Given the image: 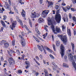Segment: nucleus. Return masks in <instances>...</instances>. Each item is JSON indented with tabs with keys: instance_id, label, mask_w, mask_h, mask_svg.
<instances>
[{
	"instance_id": "0e129e2a",
	"label": "nucleus",
	"mask_w": 76,
	"mask_h": 76,
	"mask_svg": "<svg viewBox=\"0 0 76 76\" xmlns=\"http://www.w3.org/2000/svg\"><path fill=\"white\" fill-rule=\"evenodd\" d=\"M52 64H53V65H54V66H55L56 65V64L54 62H52Z\"/></svg>"
},
{
	"instance_id": "c85d7f7f",
	"label": "nucleus",
	"mask_w": 76,
	"mask_h": 76,
	"mask_svg": "<svg viewBox=\"0 0 76 76\" xmlns=\"http://www.w3.org/2000/svg\"><path fill=\"white\" fill-rule=\"evenodd\" d=\"M72 19L73 20H74V22H76V17H73L72 18Z\"/></svg>"
},
{
	"instance_id": "7ed1b4c3",
	"label": "nucleus",
	"mask_w": 76,
	"mask_h": 76,
	"mask_svg": "<svg viewBox=\"0 0 76 76\" xmlns=\"http://www.w3.org/2000/svg\"><path fill=\"white\" fill-rule=\"evenodd\" d=\"M58 37L61 38V40L63 41L64 44L66 43L67 42V39L66 36H63L62 35H58Z\"/></svg>"
},
{
	"instance_id": "72a5a7b5",
	"label": "nucleus",
	"mask_w": 76,
	"mask_h": 76,
	"mask_svg": "<svg viewBox=\"0 0 76 76\" xmlns=\"http://www.w3.org/2000/svg\"><path fill=\"white\" fill-rule=\"evenodd\" d=\"M49 56H50V57L51 58H52V59H54V57L52 55L50 54L49 55Z\"/></svg>"
},
{
	"instance_id": "3c124183",
	"label": "nucleus",
	"mask_w": 76,
	"mask_h": 76,
	"mask_svg": "<svg viewBox=\"0 0 76 76\" xmlns=\"http://www.w3.org/2000/svg\"><path fill=\"white\" fill-rule=\"evenodd\" d=\"M3 30V28L1 27V30L0 31V32H2Z\"/></svg>"
},
{
	"instance_id": "052dcab7",
	"label": "nucleus",
	"mask_w": 76,
	"mask_h": 76,
	"mask_svg": "<svg viewBox=\"0 0 76 76\" xmlns=\"http://www.w3.org/2000/svg\"><path fill=\"white\" fill-rule=\"evenodd\" d=\"M39 57L41 58H42V55H40L39 56Z\"/></svg>"
},
{
	"instance_id": "603ef678",
	"label": "nucleus",
	"mask_w": 76,
	"mask_h": 76,
	"mask_svg": "<svg viewBox=\"0 0 76 76\" xmlns=\"http://www.w3.org/2000/svg\"><path fill=\"white\" fill-rule=\"evenodd\" d=\"M39 39H40V40H41V41H44L43 39H42V38H41L40 37L39 38Z\"/></svg>"
},
{
	"instance_id": "09e8293b",
	"label": "nucleus",
	"mask_w": 76,
	"mask_h": 76,
	"mask_svg": "<svg viewBox=\"0 0 76 76\" xmlns=\"http://www.w3.org/2000/svg\"><path fill=\"white\" fill-rule=\"evenodd\" d=\"M18 2L20 3H21V4H22V0H19Z\"/></svg>"
},
{
	"instance_id": "a211bd4d",
	"label": "nucleus",
	"mask_w": 76,
	"mask_h": 76,
	"mask_svg": "<svg viewBox=\"0 0 76 76\" xmlns=\"http://www.w3.org/2000/svg\"><path fill=\"white\" fill-rule=\"evenodd\" d=\"M17 19H18V22H19L21 24V26H22V27L23 28V24H22V20H21L19 18H17Z\"/></svg>"
},
{
	"instance_id": "b1692460",
	"label": "nucleus",
	"mask_w": 76,
	"mask_h": 76,
	"mask_svg": "<svg viewBox=\"0 0 76 76\" xmlns=\"http://www.w3.org/2000/svg\"><path fill=\"white\" fill-rule=\"evenodd\" d=\"M62 28L63 31H65V30L66 29V26H64L63 25L62 26Z\"/></svg>"
},
{
	"instance_id": "bb28decb",
	"label": "nucleus",
	"mask_w": 76,
	"mask_h": 76,
	"mask_svg": "<svg viewBox=\"0 0 76 76\" xmlns=\"http://www.w3.org/2000/svg\"><path fill=\"white\" fill-rule=\"evenodd\" d=\"M1 24H2L3 26H4V27H6V25H5L3 21H1Z\"/></svg>"
},
{
	"instance_id": "2f4dec72",
	"label": "nucleus",
	"mask_w": 76,
	"mask_h": 76,
	"mask_svg": "<svg viewBox=\"0 0 76 76\" xmlns=\"http://www.w3.org/2000/svg\"><path fill=\"white\" fill-rule=\"evenodd\" d=\"M16 52L17 54H18V55H20V53L19 52V50H17Z\"/></svg>"
},
{
	"instance_id": "de8ad7c7",
	"label": "nucleus",
	"mask_w": 76,
	"mask_h": 76,
	"mask_svg": "<svg viewBox=\"0 0 76 76\" xmlns=\"http://www.w3.org/2000/svg\"><path fill=\"white\" fill-rule=\"evenodd\" d=\"M69 16L70 19H71V18H72V15H71V14L70 13L69 14Z\"/></svg>"
},
{
	"instance_id": "a878e982",
	"label": "nucleus",
	"mask_w": 76,
	"mask_h": 76,
	"mask_svg": "<svg viewBox=\"0 0 76 76\" xmlns=\"http://www.w3.org/2000/svg\"><path fill=\"white\" fill-rule=\"evenodd\" d=\"M26 64L27 66H30V63L28 61H26Z\"/></svg>"
},
{
	"instance_id": "e433bc0d",
	"label": "nucleus",
	"mask_w": 76,
	"mask_h": 76,
	"mask_svg": "<svg viewBox=\"0 0 76 76\" xmlns=\"http://www.w3.org/2000/svg\"><path fill=\"white\" fill-rule=\"evenodd\" d=\"M56 46H55V45H53V48L54 51H56Z\"/></svg>"
},
{
	"instance_id": "58836bf2",
	"label": "nucleus",
	"mask_w": 76,
	"mask_h": 76,
	"mask_svg": "<svg viewBox=\"0 0 76 76\" xmlns=\"http://www.w3.org/2000/svg\"><path fill=\"white\" fill-rule=\"evenodd\" d=\"M15 43V40H13L12 42V45H14Z\"/></svg>"
},
{
	"instance_id": "ddd939ff",
	"label": "nucleus",
	"mask_w": 76,
	"mask_h": 76,
	"mask_svg": "<svg viewBox=\"0 0 76 76\" xmlns=\"http://www.w3.org/2000/svg\"><path fill=\"white\" fill-rule=\"evenodd\" d=\"M5 5H6V6H5V8L6 9H9V10H10L11 9V8H10V7L9 6V4L7 3V2H5Z\"/></svg>"
},
{
	"instance_id": "5701e85b",
	"label": "nucleus",
	"mask_w": 76,
	"mask_h": 76,
	"mask_svg": "<svg viewBox=\"0 0 76 76\" xmlns=\"http://www.w3.org/2000/svg\"><path fill=\"white\" fill-rule=\"evenodd\" d=\"M33 37L34 38V39H35L36 40V41L38 42H39V40H38V39H37V37H36L35 36H33Z\"/></svg>"
},
{
	"instance_id": "bf43d9fd",
	"label": "nucleus",
	"mask_w": 76,
	"mask_h": 76,
	"mask_svg": "<svg viewBox=\"0 0 76 76\" xmlns=\"http://www.w3.org/2000/svg\"><path fill=\"white\" fill-rule=\"evenodd\" d=\"M64 58L65 60H66V59L67 58V56H64Z\"/></svg>"
},
{
	"instance_id": "423d86ee",
	"label": "nucleus",
	"mask_w": 76,
	"mask_h": 76,
	"mask_svg": "<svg viewBox=\"0 0 76 76\" xmlns=\"http://www.w3.org/2000/svg\"><path fill=\"white\" fill-rule=\"evenodd\" d=\"M61 51L60 53L61 56V57H63V56H64V46L62 44L61 45Z\"/></svg>"
},
{
	"instance_id": "7c9ffc66",
	"label": "nucleus",
	"mask_w": 76,
	"mask_h": 76,
	"mask_svg": "<svg viewBox=\"0 0 76 76\" xmlns=\"http://www.w3.org/2000/svg\"><path fill=\"white\" fill-rule=\"evenodd\" d=\"M34 73H35V75H36V76H38V75H39V73H38V72H36V71H33V73H34Z\"/></svg>"
},
{
	"instance_id": "0eeeda50",
	"label": "nucleus",
	"mask_w": 76,
	"mask_h": 76,
	"mask_svg": "<svg viewBox=\"0 0 76 76\" xmlns=\"http://www.w3.org/2000/svg\"><path fill=\"white\" fill-rule=\"evenodd\" d=\"M49 11L48 10H45L43 11L42 14V16L43 18H45L48 14Z\"/></svg>"
},
{
	"instance_id": "864d4df0",
	"label": "nucleus",
	"mask_w": 76,
	"mask_h": 76,
	"mask_svg": "<svg viewBox=\"0 0 76 76\" xmlns=\"http://www.w3.org/2000/svg\"><path fill=\"white\" fill-rule=\"evenodd\" d=\"M43 0H39L40 3L41 4H42Z\"/></svg>"
},
{
	"instance_id": "dca6fc26",
	"label": "nucleus",
	"mask_w": 76,
	"mask_h": 76,
	"mask_svg": "<svg viewBox=\"0 0 76 76\" xmlns=\"http://www.w3.org/2000/svg\"><path fill=\"white\" fill-rule=\"evenodd\" d=\"M67 32L68 33V35L69 36V37H71V32L70 31V29L67 28Z\"/></svg>"
},
{
	"instance_id": "4d7b16f0",
	"label": "nucleus",
	"mask_w": 76,
	"mask_h": 76,
	"mask_svg": "<svg viewBox=\"0 0 76 76\" xmlns=\"http://www.w3.org/2000/svg\"><path fill=\"white\" fill-rule=\"evenodd\" d=\"M22 58H24V57H25V55H22Z\"/></svg>"
},
{
	"instance_id": "6ab92c4d",
	"label": "nucleus",
	"mask_w": 76,
	"mask_h": 76,
	"mask_svg": "<svg viewBox=\"0 0 76 76\" xmlns=\"http://www.w3.org/2000/svg\"><path fill=\"white\" fill-rule=\"evenodd\" d=\"M9 46V44L8 43H5L4 44V48H7Z\"/></svg>"
},
{
	"instance_id": "69168bd1",
	"label": "nucleus",
	"mask_w": 76,
	"mask_h": 76,
	"mask_svg": "<svg viewBox=\"0 0 76 76\" xmlns=\"http://www.w3.org/2000/svg\"><path fill=\"white\" fill-rule=\"evenodd\" d=\"M43 63H44V64H46V62H45V61L44 60Z\"/></svg>"
},
{
	"instance_id": "6e6d98bb",
	"label": "nucleus",
	"mask_w": 76,
	"mask_h": 76,
	"mask_svg": "<svg viewBox=\"0 0 76 76\" xmlns=\"http://www.w3.org/2000/svg\"><path fill=\"white\" fill-rule=\"evenodd\" d=\"M62 6H66V4L64 3H63L62 4Z\"/></svg>"
},
{
	"instance_id": "13d9d810",
	"label": "nucleus",
	"mask_w": 76,
	"mask_h": 76,
	"mask_svg": "<svg viewBox=\"0 0 76 76\" xmlns=\"http://www.w3.org/2000/svg\"><path fill=\"white\" fill-rule=\"evenodd\" d=\"M52 12H53V14L54 15L56 13H55V11L53 10Z\"/></svg>"
},
{
	"instance_id": "6e6552de",
	"label": "nucleus",
	"mask_w": 76,
	"mask_h": 76,
	"mask_svg": "<svg viewBox=\"0 0 76 76\" xmlns=\"http://www.w3.org/2000/svg\"><path fill=\"white\" fill-rule=\"evenodd\" d=\"M41 46L42 47V48L45 54H47V53H46V51H45V50H44V49H45L44 48H45V49L47 50L48 51H49V52H50V53H52V50H50L46 46H44L42 45H41Z\"/></svg>"
},
{
	"instance_id": "c756f323",
	"label": "nucleus",
	"mask_w": 76,
	"mask_h": 76,
	"mask_svg": "<svg viewBox=\"0 0 76 76\" xmlns=\"http://www.w3.org/2000/svg\"><path fill=\"white\" fill-rule=\"evenodd\" d=\"M6 41L5 40H2L1 41V44H4V43H6Z\"/></svg>"
},
{
	"instance_id": "2eb2a0df",
	"label": "nucleus",
	"mask_w": 76,
	"mask_h": 76,
	"mask_svg": "<svg viewBox=\"0 0 76 76\" xmlns=\"http://www.w3.org/2000/svg\"><path fill=\"white\" fill-rule=\"evenodd\" d=\"M21 14L23 17V18H25V12L24 10H22V12L21 13Z\"/></svg>"
},
{
	"instance_id": "9d476101",
	"label": "nucleus",
	"mask_w": 76,
	"mask_h": 76,
	"mask_svg": "<svg viewBox=\"0 0 76 76\" xmlns=\"http://www.w3.org/2000/svg\"><path fill=\"white\" fill-rule=\"evenodd\" d=\"M8 61L10 65H13L15 63V61L14 59L12 58H9Z\"/></svg>"
},
{
	"instance_id": "a19ab883",
	"label": "nucleus",
	"mask_w": 76,
	"mask_h": 76,
	"mask_svg": "<svg viewBox=\"0 0 76 76\" xmlns=\"http://www.w3.org/2000/svg\"><path fill=\"white\" fill-rule=\"evenodd\" d=\"M35 58L36 59H37V60H38V61H39V58H38V56H36Z\"/></svg>"
},
{
	"instance_id": "774afa93",
	"label": "nucleus",
	"mask_w": 76,
	"mask_h": 76,
	"mask_svg": "<svg viewBox=\"0 0 76 76\" xmlns=\"http://www.w3.org/2000/svg\"><path fill=\"white\" fill-rule=\"evenodd\" d=\"M68 52H69L70 53V52H71V50H70V49H69L68 50Z\"/></svg>"
},
{
	"instance_id": "79ce46f5",
	"label": "nucleus",
	"mask_w": 76,
	"mask_h": 76,
	"mask_svg": "<svg viewBox=\"0 0 76 76\" xmlns=\"http://www.w3.org/2000/svg\"><path fill=\"white\" fill-rule=\"evenodd\" d=\"M4 18H3V20H6V18H7L6 17V16L5 15L3 16Z\"/></svg>"
},
{
	"instance_id": "9b49d317",
	"label": "nucleus",
	"mask_w": 76,
	"mask_h": 76,
	"mask_svg": "<svg viewBox=\"0 0 76 76\" xmlns=\"http://www.w3.org/2000/svg\"><path fill=\"white\" fill-rule=\"evenodd\" d=\"M63 9L64 12H67V10H69L70 9V7L69 6H67L66 7H63Z\"/></svg>"
},
{
	"instance_id": "1a4fd4ad",
	"label": "nucleus",
	"mask_w": 76,
	"mask_h": 76,
	"mask_svg": "<svg viewBox=\"0 0 76 76\" xmlns=\"http://www.w3.org/2000/svg\"><path fill=\"white\" fill-rule=\"evenodd\" d=\"M19 37L21 38V44L22 45V46H23V47H24V46H25V39H23V37H22V36L20 35H19Z\"/></svg>"
},
{
	"instance_id": "8fccbe9b",
	"label": "nucleus",
	"mask_w": 76,
	"mask_h": 76,
	"mask_svg": "<svg viewBox=\"0 0 76 76\" xmlns=\"http://www.w3.org/2000/svg\"><path fill=\"white\" fill-rule=\"evenodd\" d=\"M72 2L74 4H75V3H76V0H75V1H73Z\"/></svg>"
},
{
	"instance_id": "f257e3e1",
	"label": "nucleus",
	"mask_w": 76,
	"mask_h": 76,
	"mask_svg": "<svg viewBox=\"0 0 76 76\" xmlns=\"http://www.w3.org/2000/svg\"><path fill=\"white\" fill-rule=\"evenodd\" d=\"M48 25H51V28L54 34H57V32L58 33L59 32H61L60 29L58 28V27H56V30H55V28H54V25H53V23L52 22L51 20H48Z\"/></svg>"
},
{
	"instance_id": "680f3d73",
	"label": "nucleus",
	"mask_w": 76,
	"mask_h": 76,
	"mask_svg": "<svg viewBox=\"0 0 76 76\" xmlns=\"http://www.w3.org/2000/svg\"><path fill=\"white\" fill-rule=\"evenodd\" d=\"M29 65H27V66L26 67V69L29 68Z\"/></svg>"
},
{
	"instance_id": "4468645a",
	"label": "nucleus",
	"mask_w": 76,
	"mask_h": 76,
	"mask_svg": "<svg viewBox=\"0 0 76 76\" xmlns=\"http://www.w3.org/2000/svg\"><path fill=\"white\" fill-rule=\"evenodd\" d=\"M46 3H47L48 4V7H49L50 6H51V5H53V2L52 1H48V0L46 1Z\"/></svg>"
},
{
	"instance_id": "412c9836",
	"label": "nucleus",
	"mask_w": 76,
	"mask_h": 76,
	"mask_svg": "<svg viewBox=\"0 0 76 76\" xmlns=\"http://www.w3.org/2000/svg\"><path fill=\"white\" fill-rule=\"evenodd\" d=\"M37 47L39 49V50L40 51H41L42 52V51H43L42 50V48H41V46H40L39 45H38Z\"/></svg>"
},
{
	"instance_id": "39448f33",
	"label": "nucleus",
	"mask_w": 76,
	"mask_h": 76,
	"mask_svg": "<svg viewBox=\"0 0 76 76\" xmlns=\"http://www.w3.org/2000/svg\"><path fill=\"white\" fill-rule=\"evenodd\" d=\"M10 20L11 22H12V25L10 26V28H11L12 30H13V28H15V26H16V22L13 21L12 18H11Z\"/></svg>"
},
{
	"instance_id": "338daca9",
	"label": "nucleus",
	"mask_w": 76,
	"mask_h": 76,
	"mask_svg": "<svg viewBox=\"0 0 76 76\" xmlns=\"http://www.w3.org/2000/svg\"><path fill=\"white\" fill-rule=\"evenodd\" d=\"M15 11L16 13H18V11L17 10Z\"/></svg>"
},
{
	"instance_id": "37998d69",
	"label": "nucleus",
	"mask_w": 76,
	"mask_h": 76,
	"mask_svg": "<svg viewBox=\"0 0 76 76\" xmlns=\"http://www.w3.org/2000/svg\"><path fill=\"white\" fill-rule=\"evenodd\" d=\"M47 35H48V33H46V34H45L43 35V37H47Z\"/></svg>"
},
{
	"instance_id": "f704fd0d",
	"label": "nucleus",
	"mask_w": 76,
	"mask_h": 76,
	"mask_svg": "<svg viewBox=\"0 0 76 76\" xmlns=\"http://www.w3.org/2000/svg\"><path fill=\"white\" fill-rule=\"evenodd\" d=\"M34 61H35V62H36V63L37 64H38V65H39V63L37 61H36V60H35V59H34Z\"/></svg>"
},
{
	"instance_id": "e2e57ef3",
	"label": "nucleus",
	"mask_w": 76,
	"mask_h": 76,
	"mask_svg": "<svg viewBox=\"0 0 76 76\" xmlns=\"http://www.w3.org/2000/svg\"><path fill=\"white\" fill-rule=\"evenodd\" d=\"M52 37L53 40H53H54V36H53V35H52Z\"/></svg>"
},
{
	"instance_id": "20e7f679",
	"label": "nucleus",
	"mask_w": 76,
	"mask_h": 76,
	"mask_svg": "<svg viewBox=\"0 0 76 76\" xmlns=\"http://www.w3.org/2000/svg\"><path fill=\"white\" fill-rule=\"evenodd\" d=\"M39 16H40V14L36 13L34 11H32L31 12V17L32 18H38V17H39Z\"/></svg>"
},
{
	"instance_id": "f03ea898",
	"label": "nucleus",
	"mask_w": 76,
	"mask_h": 76,
	"mask_svg": "<svg viewBox=\"0 0 76 76\" xmlns=\"http://www.w3.org/2000/svg\"><path fill=\"white\" fill-rule=\"evenodd\" d=\"M57 4H58V3H56V4L55 9L57 10L58 9H59L57 10V11L56 12L57 14L55 17V19L57 23H60V22L61 20V16H60V15L57 13L59 12V10L60 9V7L57 5Z\"/></svg>"
},
{
	"instance_id": "5fc2aeb1",
	"label": "nucleus",
	"mask_w": 76,
	"mask_h": 76,
	"mask_svg": "<svg viewBox=\"0 0 76 76\" xmlns=\"http://www.w3.org/2000/svg\"><path fill=\"white\" fill-rule=\"evenodd\" d=\"M10 52H11V53H15L16 52H14V51H13V50H11L10 51Z\"/></svg>"
},
{
	"instance_id": "4be33fe9",
	"label": "nucleus",
	"mask_w": 76,
	"mask_h": 76,
	"mask_svg": "<svg viewBox=\"0 0 76 76\" xmlns=\"http://www.w3.org/2000/svg\"><path fill=\"white\" fill-rule=\"evenodd\" d=\"M71 45L72 47V50L73 51H75V45L73 43H71Z\"/></svg>"
},
{
	"instance_id": "f3484780",
	"label": "nucleus",
	"mask_w": 76,
	"mask_h": 76,
	"mask_svg": "<svg viewBox=\"0 0 76 76\" xmlns=\"http://www.w3.org/2000/svg\"><path fill=\"white\" fill-rule=\"evenodd\" d=\"M56 45L57 47H59L60 45V42L59 41H57L56 42Z\"/></svg>"
},
{
	"instance_id": "ea45409f",
	"label": "nucleus",
	"mask_w": 76,
	"mask_h": 76,
	"mask_svg": "<svg viewBox=\"0 0 76 76\" xmlns=\"http://www.w3.org/2000/svg\"><path fill=\"white\" fill-rule=\"evenodd\" d=\"M24 26L25 28L26 29H27V30H28H28H29V29H28V27H27V26H26V25H24Z\"/></svg>"
},
{
	"instance_id": "f8f14e48",
	"label": "nucleus",
	"mask_w": 76,
	"mask_h": 76,
	"mask_svg": "<svg viewBox=\"0 0 76 76\" xmlns=\"http://www.w3.org/2000/svg\"><path fill=\"white\" fill-rule=\"evenodd\" d=\"M68 56L69 60H72V59H73V56H72V53H68Z\"/></svg>"
},
{
	"instance_id": "49530a36",
	"label": "nucleus",
	"mask_w": 76,
	"mask_h": 76,
	"mask_svg": "<svg viewBox=\"0 0 76 76\" xmlns=\"http://www.w3.org/2000/svg\"><path fill=\"white\" fill-rule=\"evenodd\" d=\"M9 13L10 14H11V15H12V14H14V12H12L11 11H10V12H9Z\"/></svg>"
},
{
	"instance_id": "473e14b6",
	"label": "nucleus",
	"mask_w": 76,
	"mask_h": 76,
	"mask_svg": "<svg viewBox=\"0 0 76 76\" xmlns=\"http://www.w3.org/2000/svg\"><path fill=\"white\" fill-rule=\"evenodd\" d=\"M63 19L64 22H66H66H67L68 21V18H66L65 19H64V18H63Z\"/></svg>"
},
{
	"instance_id": "a18cd8bd",
	"label": "nucleus",
	"mask_w": 76,
	"mask_h": 76,
	"mask_svg": "<svg viewBox=\"0 0 76 76\" xmlns=\"http://www.w3.org/2000/svg\"><path fill=\"white\" fill-rule=\"evenodd\" d=\"M71 10H72V11H73V12H74V11H76V10L74 8H72L71 9Z\"/></svg>"
},
{
	"instance_id": "393cba45",
	"label": "nucleus",
	"mask_w": 76,
	"mask_h": 76,
	"mask_svg": "<svg viewBox=\"0 0 76 76\" xmlns=\"http://www.w3.org/2000/svg\"><path fill=\"white\" fill-rule=\"evenodd\" d=\"M63 67H69V66L66 64H63Z\"/></svg>"
},
{
	"instance_id": "4c0bfd02",
	"label": "nucleus",
	"mask_w": 76,
	"mask_h": 76,
	"mask_svg": "<svg viewBox=\"0 0 76 76\" xmlns=\"http://www.w3.org/2000/svg\"><path fill=\"white\" fill-rule=\"evenodd\" d=\"M29 24L30 25L31 27H32V23L31 22V21L30 20H29Z\"/></svg>"
},
{
	"instance_id": "aec40b11",
	"label": "nucleus",
	"mask_w": 76,
	"mask_h": 76,
	"mask_svg": "<svg viewBox=\"0 0 76 76\" xmlns=\"http://www.w3.org/2000/svg\"><path fill=\"white\" fill-rule=\"evenodd\" d=\"M39 22H40V23H41L42 22H44V19L42 18H39L38 19Z\"/></svg>"
},
{
	"instance_id": "c03bdc74",
	"label": "nucleus",
	"mask_w": 76,
	"mask_h": 76,
	"mask_svg": "<svg viewBox=\"0 0 76 76\" xmlns=\"http://www.w3.org/2000/svg\"><path fill=\"white\" fill-rule=\"evenodd\" d=\"M18 73L20 74L22 73V71H21L20 70H19L18 71Z\"/></svg>"
},
{
	"instance_id": "c9c22d12",
	"label": "nucleus",
	"mask_w": 76,
	"mask_h": 76,
	"mask_svg": "<svg viewBox=\"0 0 76 76\" xmlns=\"http://www.w3.org/2000/svg\"><path fill=\"white\" fill-rule=\"evenodd\" d=\"M8 2L10 6H12V2H11V1L10 0H8Z\"/></svg>"
},
{
	"instance_id": "cd10ccee",
	"label": "nucleus",
	"mask_w": 76,
	"mask_h": 76,
	"mask_svg": "<svg viewBox=\"0 0 76 76\" xmlns=\"http://www.w3.org/2000/svg\"><path fill=\"white\" fill-rule=\"evenodd\" d=\"M35 26V30L36 31V32H38V28H37V26H38V25H36Z\"/></svg>"
}]
</instances>
